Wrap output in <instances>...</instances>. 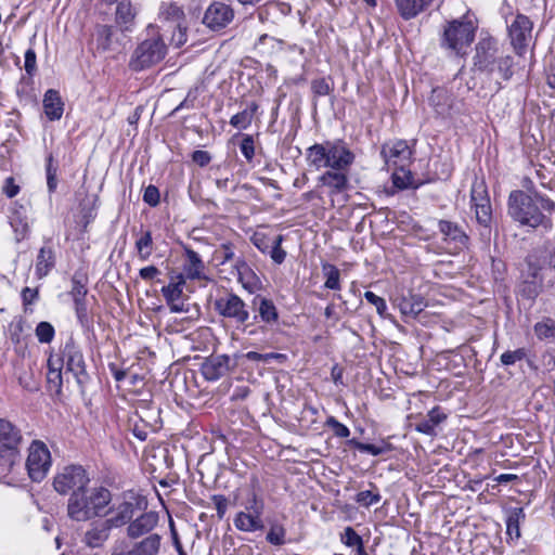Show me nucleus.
I'll use <instances>...</instances> for the list:
<instances>
[{
	"label": "nucleus",
	"instance_id": "f257e3e1",
	"mask_svg": "<svg viewBox=\"0 0 555 555\" xmlns=\"http://www.w3.org/2000/svg\"><path fill=\"white\" fill-rule=\"evenodd\" d=\"M508 215L513 220L531 228H552L551 220L541 212V209L552 211L555 207L553 201L537 195L535 199L521 190L511 192L508 196Z\"/></svg>",
	"mask_w": 555,
	"mask_h": 555
},
{
	"label": "nucleus",
	"instance_id": "f03ea898",
	"mask_svg": "<svg viewBox=\"0 0 555 555\" xmlns=\"http://www.w3.org/2000/svg\"><path fill=\"white\" fill-rule=\"evenodd\" d=\"M112 502L111 491L102 486H87L83 490L68 496L66 512L69 519L85 522L107 514Z\"/></svg>",
	"mask_w": 555,
	"mask_h": 555
},
{
	"label": "nucleus",
	"instance_id": "7ed1b4c3",
	"mask_svg": "<svg viewBox=\"0 0 555 555\" xmlns=\"http://www.w3.org/2000/svg\"><path fill=\"white\" fill-rule=\"evenodd\" d=\"M306 159L315 170L327 168L350 171L356 155L345 141L334 140L309 146L306 150Z\"/></svg>",
	"mask_w": 555,
	"mask_h": 555
},
{
	"label": "nucleus",
	"instance_id": "20e7f679",
	"mask_svg": "<svg viewBox=\"0 0 555 555\" xmlns=\"http://www.w3.org/2000/svg\"><path fill=\"white\" fill-rule=\"evenodd\" d=\"M476 28L468 16L449 22L443 29L441 47L455 55L467 54L474 41Z\"/></svg>",
	"mask_w": 555,
	"mask_h": 555
},
{
	"label": "nucleus",
	"instance_id": "39448f33",
	"mask_svg": "<svg viewBox=\"0 0 555 555\" xmlns=\"http://www.w3.org/2000/svg\"><path fill=\"white\" fill-rule=\"evenodd\" d=\"M147 30L151 37L142 40L130 57L129 67L132 70L150 68L163 61L167 54V47L162 36L155 33V27L151 25Z\"/></svg>",
	"mask_w": 555,
	"mask_h": 555
},
{
	"label": "nucleus",
	"instance_id": "423d86ee",
	"mask_svg": "<svg viewBox=\"0 0 555 555\" xmlns=\"http://www.w3.org/2000/svg\"><path fill=\"white\" fill-rule=\"evenodd\" d=\"M90 485L87 470L80 465H67L53 478V488L61 495H72Z\"/></svg>",
	"mask_w": 555,
	"mask_h": 555
},
{
	"label": "nucleus",
	"instance_id": "0eeeda50",
	"mask_svg": "<svg viewBox=\"0 0 555 555\" xmlns=\"http://www.w3.org/2000/svg\"><path fill=\"white\" fill-rule=\"evenodd\" d=\"M470 204L477 223L482 228L480 236L489 240L492 222V207L483 182H475L470 190Z\"/></svg>",
	"mask_w": 555,
	"mask_h": 555
},
{
	"label": "nucleus",
	"instance_id": "6e6552de",
	"mask_svg": "<svg viewBox=\"0 0 555 555\" xmlns=\"http://www.w3.org/2000/svg\"><path fill=\"white\" fill-rule=\"evenodd\" d=\"M145 505L144 500L140 495L133 492L124 493L121 501L113 504L107 509V513L109 512L112 516L106 518V520L114 528L122 527L141 513Z\"/></svg>",
	"mask_w": 555,
	"mask_h": 555
},
{
	"label": "nucleus",
	"instance_id": "1a4fd4ad",
	"mask_svg": "<svg viewBox=\"0 0 555 555\" xmlns=\"http://www.w3.org/2000/svg\"><path fill=\"white\" fill-rule=\"evenodd\" d=\"M52 464L51 453L41 440H34L28 448L26 468L29 478L35 482L42 481Z\"/></svg>",
	"mask_w": 555,
	"mask_h": 555
},
{
	"label": "nucleus",
	"instance_id": "9d476101",
	"mask_svg": "<svg viewBox=\"0 0 555 555\" xmlns=\"http://www.w3.org/2000/svg\"><path fill=\"white\" fill-rule=\"evenodd\" d=\"M214 308L219 315L233 321L235 324L245 325L249 320V311L244 300L234 293H227L218 297Z\"/></svg>",
	"mask_w": 555,
	"mask_h": 555
},
{
	"label": "nucleus",
	"instance_id": "9b49d317",
	"mask_svg": "<svg viewBox=\"0 0 555 555\" xmlns=\"http://www.w3.org/2000/svg\"><path fill=\"white\" fill-rule=\"evenodd\" d=\"M63 360L66 363V371L74 375L77 384L81 388L85 387L90 376L87 372L82 351L73 339L68 340L64 346Z\"/></svg>",
	"mask_w": 555,
	"mask_h": 555
},
{
	"label": "nucleus",
	"instance_id": "f8f14e48",
	"mask_svg": "<svg viewBox=\"0 0 555 555\" xmlns=\"http://www.w3.org/2000/svg\"><path fill=\"white\" fill-rule=\"evenodd\" d=\"M413 151L404 140H392L382 145L380 156L388 167L410 166Z\"/></svg>",
	"mask_w": 555,
	"mask_h": 555
},
{
	"label": "nucleus",
	"instance_id": "ddd939ff",
	"mask_svg": "<svg viewBox=\"0 0 555 555\" xmlns=\"http://www.w3.org/2000/svg\"><path fill=\"white\" fill-rule=\"evenodd\" d=\"M532 26V22L526 15L517 14L508 27L511 42L519 55L525 52L528 42L531 40Z\"/></svg>",
	"mask_w": 555,
	"mask_h": 555
},
{
	"label": "nucleus",
	"instance_id": "4468645a",
	"mask_svg": "<svg viewBox=\"0 0 555 555\" xmlns=\"http://www.w3.org/2000/svg\"><path fill=\"white\" fill-rule=\"evenodd\" d=\"M499 55L496 41L492 38L480 40L476 46L474 66L480 72L494 74L495 59Z\"/></svg>",
	"mask_w": 555,
	"mask_h": 555
},
{
	"label": "nucleus",
	"instance_id": "2eb2a0df",
	"mask_svg": "<svg viewBox=\"0 0 555 555\" xmlns=\"http://www.w3.org/2000/svg\"><path fill=\"white\" fill-rule=\"evenodd\" d=\"M234 18L233 9L224 2H212L205 11L203 23L211 30L227 27Z\"/></svg>",
	"mask_w": 555,
	"mask_h": 555
},
{
	"label": "nucleus",
	"instance_id": "dca6fc26",
	"mask_svg": "<svg viewBox=\"0 0 555 555\" xmlns=\"http://www.w3.org/2000/svg\"><path fill=\"white\" fill-rule=\"evenodd\" d=\"M438 229L442 241L452 245L454 249L462 250L468 247L469 236L459 223L441 219L438 221Z\"/></svg>",
	"mask_w": 555,
	"mask_h": 555
},
{
	"label": "nucleus",
	"instance_id": "f3484780",
	"mask_svg": "<svg viewBox=\"0 0 555 555\" xmlns=\"http://www.w3.org/2000/svg\"><path fill=\"white\" fill-rule=\"evenodd\" d=\"M159 516L154 511L139 513L128 524L127 535L130 539H138L145 534H151L153 529L158 525Z\"/></svg>",
	"mask_w": 555,
	"mask_h": 555
},
{
	"label": "nucleus",
	"instance_id": "a211bd4d",
	"mask_svg": "<svg viewBox=\"0 0 555 555\" xmlns=\"http://www.w3.org/2000/svg\"><path fill=\"white\" fill-rule=\"evenodd\" d=\"M318 181L328 189L331 196L337 195L349 189V171L327 169L319 177Z\"/></svg>",
	"mask_w": 555,
	"mask_h": 555
},
{
	"label": "nucleus",
	"instance_id": "6ab92c4d",
	"mask_svg": "<svg viewBox=\"0 0 555 555\" xmlns=\"http://www.w3.org/2000/svg\"><path fill=\"white\" fill-rule=\"evenodd\" d=\"M230 357L218 354L207 358L201 366V372L206 380L214 382L224 376L230 371Z\"/></svg>",
	"mask_w": 555,
	"mask_h": 555
},
{
	"label": "nucleus",
	"instance_id": "aec40b11",
	"mask_svg": "<svg viewBox=\"0 0 555 555\" xmlns=\"http://www.w3.org/2000/svg\"><path fill=\"white\" fill-rule=\"evenodd\" d=\"M15 241L18 243L27 237L29 233L28 209L26 206L14 203L9 216Z\"/></svg>",
	"mask_w": 555,
	"mask_h": 555
},
{
	"label": "nucleus",
	"instance_id": "412c9836",
	"mask_svg": "<svg viewBox=\"0 0 555 555\" xmlns=\"http://www.w3.org/2000/svg\"><path fill=\"white\" fill-rule=\"evenodd\" d=\"M113 528L106 519L93 522L86 531L82 541L91 548L101 547L107 541Z\"/></svg>",
	"mask_w": 555,
	"mask_h": 555
},
{
	"label": "nucleus",
	"instance_id": "4be33fe9",
	"mask_svg": "<svg viewBox=\"0 0 555 555\" xmlns=\"http://www.w3.org/2000/svg\"><path fill=\"white\" fill-rule=\"evenodd\" d=\"M237 281L249 293H255L260 288L261 282L258 275L249 267L244 258H237L234 263Z\"/></svg>",
	"mask_w": 555,
	"mask_h": 555
},
{
	"label": "nucleus",
	"instance_id": "5701e85b",
	"mask_svg": "<svg viewBox=\"0 0 555 555\" xmlns=\"http://www.w3.org/2000/svg\"><path fill=\"white\" fill-rule=\"evenodd\" d=\"M185 261L183 263V275L189 280H202L206 279L205 275V264L201 259L199 255L191 249L185 248Z\"/></svg>",
	"mask_w": 555,
	"mask_h": 555
},
{
	"label": "nucleus",
	"instance_id": "b1692460",
	"mask_svg": "<svg viewBox=\"0 0 555 555\" xmlns=\"http://www.w3.org/2000/svg\"><path fill=\"white\" fill-rule=\"evenodd\" d=\"M253 306L258 311V317L263 323L268 325L278 323L279 312L271 299L257 295L253 299Z\"/></svg>",
	"mask_w": 555,
	"mask_h": 555
},
{
	"label": "nucleus",
	"instance_id": "393cba45",
	"mask_svg": "<svg viewBox=\"0 0 555 555\" xmlns=\"http://www.w3.org/2000/svg\"><path fill=\"white\" fill-rule=\"evenodd\" d=\"M22 441L21 430L10 421L0 418V447L20 449Z\"/></svg>",
	"mask_w": 555,
	"mask_h": 555
},
{
	"label": "nucleus",
	"instance_id": "a878e982",
	"mask_svg": "<svg viewBox=\"0 0 555 555\" xmlns=\"http://www.w3.org/2000/svg\"><path fill=\"white\" fill-rule=\"evenodd\" d=\"M433 0H395L399 15L409 21L426 10Z\"/></svg>",
	"mask_w": 555,
	"mask_h": 555
},
{
	"label": "nucleus",
	"instance_id": "bb28decb",
	"mask_svg": "<svg viewBox=\"0 0 555 555\" xmlns=\"http://www.w3.org/2000/svg\"><path fill=\"white\" fill-rule=\"evenodd\" d=\"M447 420V414L439 408H433L428 413L427 417L423 418L415 425V430L428 436H435V428Z\"/></svg>",
	"mask_w": 555,
	"mask_h": 555
},
{
	"label": "nucleus",
	"instance_id": "cd10ccee",
	"mask_svg": "<svg viewBox=\"0 0 555 555\" xmlns=\"http://www.w3.org/2000/svg\"><path fill=\"white\" fill-rule=\"evenodd\" d=\"M162 537L151 533L143 540L134 543L128 551V555H157L160 550Z\"/></svg>",
	"mask_w": 555,
	"mask_h": 555
},
{
	"label": "nucleus",
	"instance_id": "c85d7f7f",
	"mask_svg": "<svg viewBox=\"0 0 555 555\" xmlns=\"http://www.w3.org/2000/svg\"><path fill=\"white\" fill-rule=\"evenodd\" d=\"M43 109L50 120L61 119L64 112V103L56 90L49 89L43 98Z\"/></svg>",
	"mask_w": 555,
	"mask_h": 555
},
{
	"label": "nucleus",
	"instance_id": "c756f323",
	"mask_svg": "<svg viewBox=\"0 0 555 555\" xmlns=\"http://www.w3.org/2000/svg\"><path fill=\"white\" fill-rule=\"evenodd\" d=\"M234 526L237 530L244 532H254L263 529V521L259 516V511L256 514L248 512H238L234 518Z\"/></svg>",
	"mask_w": 555,
	"mask_h": 555
},
{
	"label": "nucleus",
	"instance_id": "7c9ffc66",
	"mask_svg": "<svg viewBox=\"0 0 555 555\" xmlns=\"http://www.w3.org/2000/svg\"><path fill=\"white\" fill-rule=\"evenodd\" d=\"M426 306L425 299L421 295L414 294L402 297L398 304L400 312L412 319H416Z\"/></svg>",
	"mask_w": 555,
	"mask_h": 555
},
{
	"label": "nucleus",
	"instance_id": "2f4dec72",
	"mask_svg": "<svg viewBox=\"0 0 555 555\" xmlns=\"http://www.w3.org/2000/svg\"><path fill=\"white\" fill-rule=\"evenodd\" d=\"M55 266V254L51 246L40 248L36 259V275L38 279L47 276Z\"/></svg>",
	"mask_w": 555,
	"mask_h": 555
},
{
	"label": "nucleus",
	"instance_id": "473e14b6",
	"mask_svg": "<svg viewBox=\"0 0 555 555\" xmlns=\"http://www.w3.org/2000/svg\"><path fill=\"white\" fill-rule=\"evenodd\" d=\"M20 461L21 452L18 448L0 447V480L5 478Z\"/></svg>",
	"mask_w": 555,
	"mask_h": 555
},
{
	"label": "nucleus",
	"instance_id": "72a5a7b5",
	"mask_svg": "<svg viewBox=\"0 0 555 555\" xmlns=\"http://www.w3.org/2000/svg\"><path fill=\"white\" fill-rule=\"evenodd\" d=\"M408 167L409 166L395 167L391 181L393 186L398 190H406L410 188L417 189L420 186V183L415 182L414 176Z\"/></svg>",
	"mask_w": 555,
	"mask_h": 555
},
{
	"label": "nucleus",
	"instance_id": "f704fd0d",
	"mask_svg": "<svg viewBox=\"0 0 555 555\" xmlns=\"http://www.w3.org/2000/svg\"><path fill=\"white\" fill-rule=\"evenodd\" d=\"M259 108L256 102H250L243 111L233 115L230 119V125L238 130H245L250 125Z\"/></svg>",
	"mask_w": 555,
	"mask_h": 555
},
{
	"label": "nucleus",
	"instance_id": "c9c22d12",
	"mask_svg": "<svg viewBox=\"0 0 555 555\" xmlns=\"http://www.w3.org/2000/svg\"><path fill=\"white\" fill-rule=\"evenodd\" d=\"M184 285L185 278L183 274H177L175 278L172 276L170 283L162 288V294L166 299V302L171 304V301L180 300Z\"/></svg>",
	"mask_w": 555,
	"mask_h": 555
},
{
	"label": "nucleus",
	"instance_id": "e433bc0d",
	"mask_svg": "<svg viewBox=\"0 0 555 555\" xmlns=\"http://www.w3.org/2000/svg\"><path fill=\"white\" fill-rule=\"evenodd\" d=\"M134 247L137 249L138 257L141 261L149 260L154 250L152 232L149 230L141 231L139 237L134 243Z\"/></svg>",
	"mask_w": 555,
	"mask_h": 555
},
{
	"label": "nucleus",
	"instance_id": "4c0bfd02",
	"mask_svg": "<svg viewBox=\"0 0 555 555\" xmlns=\"http://www.w3.org/2000/svg\"><path fill=\"white\" fill-rule=\"evenodd\" d=\"M348 443L353 446L358 451L369 453L374 456L382 455L393 450V446L385 440H382L378 444H372L351 439L348 441Z\"/></svg>",
	"mask_w": 555,
	"mask_h": 555
},
{
	"label": "nucleus",
	"instance_id": "58836bf2",
	"mask_svg": "<svg viewBox=\"0 0 555 555\" xmlns=\"http://www.w3.org/2000/svg\"><path fill=\"white\" fill-rule=\"evenodd\" d=\"M98 196L96 195H86V197L80 203V216L83 228H87L90 222H92L96 216L98 209Z\"/></svg>",
	"mask_w": 555,
	"mask_h": 555
},
{
	"label": "nucleus",
	"instance_id": "ea45409f",
	"mask_svg": "<svg viewBox=\"0 0 555 555\" xmlns=\"http://www.w3.org/2000/svg\"><path fill=\"white\" fill-rule=\"evenodd\" d=\"M525 518L521 507L512 508L506 517V532L511 538L518 539L520 537L519 524Z\"/></svg>",
	"mask_w": 555,
	"mask_h": 555
},
{
	"label": "nucleus",
	"instance_id": "a19ab883",
	"mask_svg": "<svg viewBox=\"0 0 555 555\" xmlns=\"http://www.w3.org/2000/svg\"><path fill=\"white\" fill-rule=\"evenodd\" d=\"M88 294L87 280L82 275L74 274L72 278V288L69 295L74 304L87 301L86 297Z\"/></svg>",
	"mask_w": 555,
	"mask_h": 555
},
{
	"label": "nucleus",
	"instance_id": "79ce46f5",
	"mask_svg": "<svg viewBox=\"0 0 555 555\" xmlns=\"http://www.w3.org/2000/svg\"><path fill=\"white\" fill-rule=\"evenodd\" d=\"M322 272L325 276L324 287L327 289L339 291L340 285V271L337 267L331 263L322 264Z\"/></svg>",
	"mask_w": 555,
	"mask_h": 555
},
{
	"label": "nucleus",
	"instance_id": "37998d69",
	"mask_svg": "<svg viewBox=\"0 0 555 555\" xmlns=\"http://www.w3.org/2000/svg\"><path fill=\"white\" fill-rule=\"evenodd\" d=\"M74 306L77 320L82 330L86 332L93 331L94 320L92 313L88 309L87 301L74 304Z\"/></svg>",
	"mask_w": 555,
	"mask_h": 555
},
{
	"label": "nucleus",
	"instance_id": "c03bdc74",
	"mask_svg": "<svg viewBox=\"0 0 555 555\" xmlns=\"http://www.w3.org/2000/svg\"><path fill=\"white\" fill-rule=\"evenodd\" d=\"M135 13L133 8L129 1H120L116 9V22L119 25L125 26V29H128V25L132 23Z\"/></svg>",
	"mask_w": 555,
	"mask_h": 555
},
{
	"label": "nucleus",
	"instance_id": "a18cd8bd",
	"mask_svg": "<svg viewBox=\"0 0 555 555\" xmlns=\"http://www.w3.org/2000/svg\"><path fill=\"white\" fill-rule=\"evenodd\" d=\"M513 57L509 55H498L495 59L494 73L503 80H508L513 76Z\"/></svg>",
	"mask_w": 555,
	"mask_h": 555
},
{
	"label": "nucleus",
	"instance_id": "49530a36",
	"mask_svg": "<svg viewBox=\"0 0 555 555\" xmlns=\"http://www.w3.org/2000/svg\"><path fill=\"white\" fill-rule=\"evenodd\" d=\"M534 333L539 339H555V321L546 318L534 325Z\"/></svg>",
	"mask_w": 555,
	"mask_h": 555
},
{
	"label": "nucleus",
	"instance_id": "de8ad7c7",
	"mask_svg": "<svg viewBox=\"0 0 555 555\" xmlns=\"http://www.w3.org/2000/svg\"><path fill=\"white\" fill-rule=\"evenodd\" d=\"M57 164H54L52 154L47 157L46 173H47V186L50 193H53L57 186Z\"/></svg>",
	"mask_w": 555,
	"mask_h": 555
},
{
	"label": "nucleus",
	"instance_id": "09e8293b",
	"mask_svg": "<svg viewBox=\"0 0 555 555\" xmlns=\"http://www.w3.org/2000/svg\"><path fill=\"white\" fill-rule=\"evenodd\" d=\"M160 15L168 22L177 25L183 17L184 13L180 7L175 3H164L160 8Z\"/></svg>",
	"mask_w": 555,
	"mask_h": 555
},
{
	"label": "nucleus",
	"instance_id": "8fccbe9b",
	"mask_svg": "<svg viewBox=\"0 0 555 555\" xmlns=\"http://www.w3.org/2000/svg\"><path fill=\"white\" fill-rule=\"evenodd\" d=\"M284 237L283 235H276L271 243L269 254L271 259L276 263L281 264L286 258V251L281 247Z\"/></svg>",
	"mask_w": 555,
	"mask_h": 555
},
{
	"label": "nucleus",
	"instance_id": "3c124183",
	"mask_svg": "<svg viewBox=\"0 0 555 555\" xmlns=\"http://www.w3.org/2000/svg\"><path fill=\"white\" fill-rule=\"evenodd\" d=\"M286 530L282 525L274 524L270 527L266 540L272 545H283L285 543Z\"/></svg>",
	"mask_w": 555,
	"mask_h": 555
},
{
	"label": "nucleus",
	"instance_id": "603ef678",
	"mask_svg": "<svg viewBox=\"0 0 555 555\" xmlns=\"http://www.w3.org/2000/svg\"><path fill=\"white\" fill-rule=\"evenodd\" d=\"M35 332L38 340L42 344L51 343L55 334L53 325L46 321L38 323Z\"/></svg>",
	"mask_w": 555,
	"mask_h": 555
},
{
	"label": "nucleus",
	"instance_id": "864d4df0",
	"mask_svg": "<svg viewBox=\"0 0 555 555\" xmlns=\"http://www.w3.org/2000/svg\"><path fill=\"white\" fill-rule=\"evenodd\" d=\"M95 36L99 46L103 50H107L112 42L113 27L108 25H98L95 28Z\"/></svg>",
	"mask_w": 555,
	"mask_h": 555
},
{
	"label": "nucleus",
	"instance_id": "5fc2aeb1",
	"mask_svg": "<svg viewBox=\"0 0 555 555\" xmlns=\"http://www.w3.org/2000/svg\"><path fill=\"white\" fill-rule=\"evenodd\" d=\"M447 100V92L443 90H434L433 95L430 96V102L435 106L436 113L446 116L449 115L450 105L441 104L440 100Z\"/></svg>",
	"mask_w": 555,
	"mask_h": 555
},
{
	"label": "nucleus",
	"instance_id": "6e6d98bb",
	"mask_svg": "<svg viewBox=\"0 0 555 555\" xmlns=\"http://www.w3.org/2000/svg\"><path fill=\"white\" fill-rule=\"evenodd\" d=\"M325 426L331 428L334 435L338 438H347L350 436L349 428L340 423L336 417L328 416L325 421Z\"/></svg>",
	"mask_w": 555,
	"mask_h": 555
},
{
	"label": "nucleus",
	"instance_id": "4d7b16f0",
	"mask_svg": "<svg viewBox=\"0 0 555 555\" xmlns=\"http://www.w3.org/2000/svg\"><path fill=\"white\" fill-rule=\"evenodd\" d=\"M380 499L382 496L378 492H372L370 490L361 491L356 495V502L365 507L377 504Z\"/></svg>",
	"mask_w": 555,
	"mask_h": 555
},
{
	"label": "nucleus",
	"instance_id": "13d9d810",
	"mask_svg": "<svg viewBox=\"0 0 555 555\" xmlns=\"http://www.w3.org/2000/svg\"><path fill=\"white\" fill-rule=\"evenodd\" d=\"M240 150L245 157V159L249 163L253 160L255 156V142L254 138L250 134H245L240 144Z\"/></svg>",
	"mask_w": 555,
	"mask_h": 555
},
{
	"label": "nucleus",
	"instance_id": "bf43d9fd",
	"mask_svg": "<svg viewBox=\"0 0 555 555\" xmlns=\"http://www.w3.org/2000/svg\"><path fill=\"white\" fill-rule=\"evenodd\" d=\"M364 298L373 306H375L376 308V311L377 313L384 318L385 314H386V311H387V304H386V300L379 296H377L376 294H374L373 292H365L364 293Z\"/></svg>",
	"mask_w": 555,
	"mask_h": 555
},
{
	"label": "nucleus",
	"instance_id": "052dcab7",
	"mask_svg": "<svg viewBox=\"0 0 555 555\" xmlns=\"http://www.w3.org/2000/svg\"><path fill=\"white\" fill-rule=\"evenodd\" d=\"M216 258L220 260L221 264L234 259V247L231 243H223L215 251Z\"/></svg>",
	"mask_w": 555,
	"mask_h": 555
},
{
	"label": "nucleus",
	"instance_id": "680f3d73",
	"mask_svg": "<svg viewBox=\"0 0 555 555\" xmlns=\"http://www.w3.org/2000/svg\"><path fill=\"white\" fill-rule=\"evenodd\" d=\"M311 90L317 96H324L332 92L333 88L325 78L314 79L311 82Z\"/></svg>",
	"mask_w": 555,
	"mask_h": 555
},
{
	"label": "nucleus",
	"instance_id": "e2e57ef3",
	"mask_svg": "<svg viewBox=\"0 0 555 555\" xmlns=\"http://www.w3.org/2000/svg\"><path fill=\"white\" fill-rule=\"evenodd\" d=\"M250 242L257 247L261 253L266 254L269 251L272 240L263 233L256 232L251 235Z\"/></svg>",
	"mask_w": 555,
	"mask_h": 555
},
{
	"label": "nucleus",
	"instance_id": "0e129e2a",
	"mask_svg": "<svg viewBox=\"0 0 555 555\" xmlns=\"http://www.w3.org/2000/svg\"><path fill=\"white\" fill-rule=\"evenodd\" d=\"M24 68L28 76L33 77L37 72V56L34 49L29 48L25 52Z\"/></svg>",
	"mask_w": 555,
	"mask_h": 555
},
{
	"label": "nucleus",
	"instance_id": "69168bd1",
	"mask_svg": "<svg viewBox=\"0 0 555 555\" xmlns=\"http://www.w3.org/2000/svg\"><path fill=\"white\" fill-rule=\"evenodd\" d=\"M341 542L349 547H354L363 541L353 528L347 527L341 534Z\"/></svg>",
	"mask_w": 555,
	"mask_h": 555
},
{
	"label": "nucleus",
	"instance_id": "338daca9",
	"mask_svg": "<svg viewBox=\"0 0 555 555\" xmlns=\"http://www.w3.org/2000/svg\"><path fill=\"white\" fill-rule=\"evenodd\" d=\"M159 198H160L159 191L155 185L150 184L149 186L145 188L144 194H143V201L147 205H150L151 207L157 206L159 204Z\"/></svg>",
	"mask_w": 555,
	"mask_h": 555
},
{
	"label": "nucleus",
	"instance_id": "774afa93",
	"mask_svg": "<svg viewBox=\"0 0 555 555\" xmlns=\"http://www.w3.org/2000/svg\"><path fill=\"white\" fill-rule=\"evenodd\" d=\"M541 259L544 264L555 268V243H547L544 246Z\"/></svg>",
	"mask_w": 555,
	"mask_h": 555
}]
</instances>
